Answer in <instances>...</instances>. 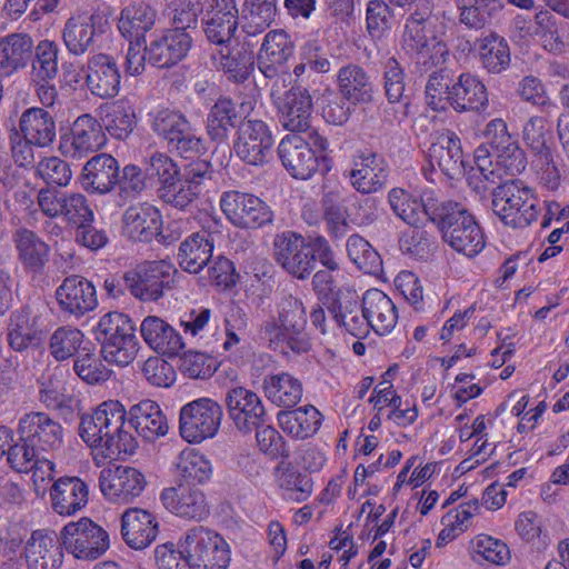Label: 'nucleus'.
<instances>
[{"label":"nucleus","instance_id":"nucleus-1","mask_svg":"<svg viewBox=\"0 0 569 569\" xmlns=\"http://www.w3.org/2000/svg\"><path fill=\"white\" fill-rule=\"evenodd\" d=\"M128 411L116 399H108L81 416L79 436L82 441L106 459L132 455L138 448L134 436L126 429Z\"/></svg>","mask_w":569,"mask_h":569},{"label":"nucleus","instance_id":"nucleus-2","mask_svg":"<svg viewBox=\"0 0 569 569\" xmlns=\"http://www.w3.org/2000/svg\"><path fill=\"white\" fill-rule=\"evenodd\" d=\"M488 102L485 83L470 72L461 73L452 83L441 72H433L426 84V103L435 111L446 110L449 104L459 113L481 112L487 109Z\"/></svg>","mask_w":569,"mask_h":569},{"label":"nucleus","instance_id":"nucleus-3","mask_svg":"<svg viewBox=\"0 0 569 569\" xmlns=\"http://www.w3.org/2000/svg\"><path fill=\"white\" fill-rule=\"evenodd\" d=\"M276 313L261 328L269 346L278 349L286 345L295 353L308 352L311 342L305 332L307 313L302 301L291 295L282 296L276 302Z\"/></svg>","mask_w":569,"mask_h":569},{"label":"nucleus","instance_id":"nucleus-4","mask_svg":"<svg viewBox=\"0 0 569 569\" xmlns=\"http://www.w3.org/2000/svg\"><path fill=\"white\" fill-rule=\"evenodd\" d=\"M436 226L443 240L457 252L475 257L486 246L482 230L472 213L461 203L441 202Z\"/></svg>","mask_w":569,"mask_h":569},{"label":"nucleus","instance_id":"nucleus-5","mask_svg":"<svg viewBox=\"0 0 569 569\" xmlns=\"http://www.w3.org/2000/svg\"><path fill=\"white\" fill-rule=\"evenodd\" d=\"M147 122L158 138L184 158L204 150L203 139L178 109L158 104L147 113Z\"/></svg>","mask_w":569,"mask_h":569},{"label":"nucleus","instance_id":"nucleus-6","mask_svg":"<svg viewBox=\"0 0 569 569\" xmlns=\"http://www.w3.org/2000/svg\"><path fill=\"white\" fill-rule=\"evenodd\" d=\"M191 569H228L231 562V547L218 531L193 526L187 529L178 540Z\"/></svg>","mask_w":569,"mask_h":569},{"label":"nucleus","instance_id":"nucleus-7","mask_svg":"<svg viewBox=\"0 0 569 569\" xmlns=\"http://www.w3.org/2000/svg\"><path fill=\"white\" fill-rule=\"evenodd\" d=\"M492 210L506 226L515 229L530 226L540 213L533 190L520 180L507 181L495 189Z\"/></svg>","mask_w":569,"mask_h":569},{"label":"nucleus","instance_id":"nucleus-8","mask_svg":"<svg viewBox=\"0 0 569 569\" xmlns=\"http://www.w3.org/2000/svg\"><path fill=\"white\" fill-rule=\"evenodd\" d=\"M291 83V74L282 73L272 82L270 94L281 124L292 132L306 131L311 122L312 98L309 91L300 86L284 90Z\"/></svg>","mask_w":569,"mask_h":569},{"label":"nucleus","instance_id":"nucleus-9","mask_svg":"<svg viewBox=\"0 0 569 569\" xmlns=\"http://www.w3.org/2000/svg\"><path fill=\"white\" fill-rule=\"evenodd\" d=\"M441 33L438 17L431 14L430 10L416 11L406 21L403 46L409 51L428 54L433 64L443 63L449 51L439 39Z\"/></svg>","mask_w":569,"mask_h":569},{"label":"nucleus","instance_id":"nucleus-10","mask_svg":"<svg viewBox=\"0 0 569 569\" xmlns=\"http://www.w3.org/2000/svg\"><path fill=\"white\" fill-rule=\"evenodd\" d=\"M60 540L63 548L79 560H97L110 548L109 532L87 517L64 525Z\"/></svg>","mask_w":569,"mask_h":569},{"label":"nucleus","instance_id":"nucleus-11","mask_svg":"<svg viewBox=\"0 0 569 569\" xmlns=\"http://www.w3.org/2000/svg\"><path fill=\"white\" fill-rule=\"evenodd\" d=\"M223 417L222 407L208 397L198 398L180 409L179 432L189 443H201L213 438Z\"/></svg>","mask_w":569,"mask_h":569},{"label":"nucleus","instance_id":"nucleus-12","mask_svg":"<svg viewBox=\"0 0 569 569\" xmlns=\"http://www.w3.org/2000/svg\"><path fill=\"white\" fill-rule=\"evenodd\" d=\"M109 29L110 22L106 14L99 11H81L66 20L61 38L69 54L81 57L89 52Z\"/></svg>","mask_w":569,"mask_h":569},{"label":"nucleus","instance_id":"nucleus-13","mask_svg":"<svg viewBox=\"0 0 569 569\" xmlns=\"http://www.w3.org/2000/svg\"><path fill=\"white\" fill-rule=\"evenodd\" d=\"M174 273L176 267L166 260L146 261L124 276L130 293L141 301H157L163 296Z\"/></svg>","mask_w":569,"mask_h":569},{"label":"nucleus","instance_id":"nucleus-14","mask_svg":"<svg viewBox=\"0 0 569 569\" xmlns=\"http://www.w3.org/2000/svg\"><path fill=\"white\" fill-rule=\"evenodd\" d=\"M220 208L227 219L243 229L260 228L272 221L269 206L254 194L227 191L220 198Z\"/></svg>","mask_w":569,"mask_h":569},{"label":"nucleus","instance_id":"nucleus-15","mask_svg":"<svg viewBox=\"0 0 569 569\" xmlns=\"http://www.w3.org/2000/svg\"><path fill=\"white\" fill-rule=\"evenodd\" d=\"M201 223L203 231L187 237L178 252L179 266L189 273H198L208 264L214 248L212 234L219 233L222 227L220 218L212 214H203Z\"/></svg>","mask_w":569,"mask_h":569},{"label":"nucleus","instance_id":"nucleus-16","mask_svg":"<svg viewBox=\"0 0 569 569\" xmlns=\"http://www.w3.org/2000/svg\"><path fill=\"white\" fill-rule=\"evenodd\" d=\"M388 200L393 212L409 226L418 227L428 220L436 223L440 213L441 203L432 189L415 194L402 188H393L389 191Z\"/></svg>","mask_w":569,"mask_h":569},{"label":"nucleus","instance_id":"nucleus-17","mask_svg":"<svg viewBox=\"0 0 569 569\" xmlns=\"http://www.w3.org/2000/svg\"><path fill=\"white\" fill-rule=\"evenodd\" d=\"M274 140L266 122L256 119L243 121L233 142L238 158L250 166H262L271 157Z\"/></svg>","mask_w":569,"mask_h":569},{"label":"nucleus","instance_id":"nucleus-18","mask_svg":"<svg viewBox=\"0 0 569 569\" xmlns=\"http://www.w3.org/2000/svg\"><path fill=\"white\" fill-rule=\"evenodd\" d=\"M107 142L102 124L91 114L79 116L69 133L60 137L59 150L69 158L80 159L101 149Z\"/></svg>","mask_w":569,"mask_h":569},{"label":"nucleus","instance_id":"nucleus-19","mask_svg":"<svg viewBox=\"0 0 569 569\" xmlns=\"http://www.w3.org/2000/svg\"><path fill=\"white\" fill-rule=\"evenodd\" d=\"M192 38L183 28H169L150 36L146 44L148 62L157 68H170L183 60L191 47Z\"/></svg>","mask_w":569,"mask_h":569},{"label":"nucleus","instance_id":"nucleus-20","mask_svg":"<svg viewBox=\"0 0 569 569\" xmlns=\"http://www.w3.org/2000/svg\"><path fill=\"white\" fill-rule=\"evenodd\" d=\"M37 206L40 212L50 219L61 217L71 223L88 222L93 219V212L81 193H66L42 188L37 194Z\"/></svg>","mask_w":569,"mask_h":569},{"label":"nucleus","instance_id":"nucleus-21","mask_svg":"<svg viewBox=\"0 0 569 569\" xmlns=\"http://www.w3.org/2000/svg\"><path fill=\"white\" fill-rule=\"evenodd\" d=\"M227 412L236 429L244 435L251 433L264 423L266 409L258 393L236 386L226 392Z\"/></svg>","mask_w":569,"mask_h":569},{"label":"nucleus","instance_id":"nucleus-22","mask_svg":"<svg viewBox=\"0 0 569 569\" xmlns=\"http://www.w3.org/2000/svg\"><path fill=\"white\" fill-rule=\"evenodd\" d=\"M146 485L143 473L127 466L104 468L99 476V487L102 496L113 503L131 502L142 493Z\"/></svg>","mask_w":569,"mask_h":569},{"label":"nucleus","instance_id":"nucleus-23","mask_svg":"<svg viewBox=\"0 0 569 569\" xmlns=\"http://www.w3.org/2000/svg\"><path fill=\"white\" fill-rule=\"evenodd\" d=\"M276 258L281 267L297 279H306L316 267L311 243L302 236L286 232L274 240Z\"/></svg>","mask_w":569,"mask_h":569},{"label":"nucleus","instance_id":"nucleus-24","mask_svg":"<svg viewBox=\"0 0 569 569\" xmlns=\"http://www.w3.org/2000/svg\"><path fill=\"white\" fill-rule=\"evenodd\" d=\"M162 506L172 515L194 521H202L210 515L206 493L197 486L177 483L160 493Z\"/></svg>","mask_w":569,"mask_h":569},{"label":"nucleus","instance_id":"nucleus-25","mask_svg":"<svg viewBox=\"0 0 569 569\" xmlns=\"http://www.w3.org/2000/svg\"><path fill=\"white\" fill-rule=\"evenodd\" d=\"M61 540L48 529L33 530L26 540L22 558L28 569H59L63 562Z\"/></svg>","mask_w":569,"mask_h":569},{"label":"nucleus","instance_id":"nucleus-26","mask_svg":"<svg viewBox=\"0 0 569 569\" xmlns=\"http://www.w3.org/2000/svg\"><path fill=\"white\" fill-rule=\"evenodd\" d=\"M21 441H29L41 450L59 449L63 442V428L60 422L46 412L24 413L18 423Z\"/></svg>","mask_w":569,"mask_h":569},{"label":"nucleus","instance_id":"nucleus-27","mask_svg":"<svg viewBox=\"0 0 569 569\" xmlns=\"http://www.w3.org/2000/svg\"><path fill=\"white\" fill-rule=\"evenodd\" d=\"M277 151L284 169L296 179H310L319 168L320 157L299 134H286Z\"/></svg>","mask_w":569,"mask_h":569},{"label":"nucleus","instance_id":"nucleus-28","mask_svg":"<svg viewBox=\"0 0 569 569\" xmlns=\"http://www.w3.org/2000/svg\"><path fill=\"white\" fill-rule=\"evenodd\" d=\"M121 76L113 57L99 52L87 60L86 84L96 97L106 99L120 91Z\"/></svg>","mask_w":569,"mask_h":569},{"label":"nucleus","instance_id":"nucleus-29","mask_svg":"<svg viewBox=\"0 0 569 569\" xmlns=\"http://www.w3.org/2000/svg\"><path fill=\"white\" fill-rule=\"evenodd\" d=\"M209 174V164L198 161L188 167L183 178L179 176L166 187H160L161 199L178 209L187 208L198 197L203 180Z\"/></svg>","mask_w":569,"mask_h":569},{"label":"nucleus","instance_id":"nucleus-30","mask_svg":"<svg viewBox=\"0 0 569 569\" xmlns=\"http://www.w3.org/2000/svg\"><path fill=\"white\" fill-rule=\"evenodd\" d=\"M56 299L62 311L80 317L98 306L96 287L80 276L67 277L56 290Z\"/></svg>","mask_w":569,"mask_h":569},{"label":"nucleus","instance_id":"nucleus-31","mask_svg":"<svg viewBox=\"0 0 569 569\" xmlns=\"http://www.w3.org/2000/svg\"><path fill=\"white\" fill-rule=\"evenodd\" d=\"M388 173V164L385 158L367 151L353 158L349 179L359 192L373 193L386 184Z\"/></svg>","mask_w":569,"mask_h":569},{"label":"nucleus","instance_id":"nucleus-32","mask_svg":"<svg viewBox=\"0 0 569 569\" xmlns=\"http://www.w3.org/2000/svg\"><path fill=\"white\" fill-rule=\"evenodd\" d=\"M428 161L437 163L448 177L460 174L465 170L463 150L458 134L449 129L435 133L428 150Z\"/></svg>","mask_w":569,"mask_h":569},{"label":"nucleus","instance_id":"nucleus-33","mask_svg":"<svg viewBox=\"0 0 569 569\" xmlns=\"http://www.w3.org/2000/svg\"><path fill=\"white\" fill-rule=\"evenodd\" d=\"M292 42L283 30H271L264 38L257 58L258 69L268 79H278L292 56Z\"/></svg>","mask_w":569,"mask_h":569},{"label":"nucleus","instance_id":"nucleus-34","mask_svg":"<svg viewBox=\"0 0 569 569\" xmlns=\"http://www.w3.org/2000/svg\"><path fill=\"white\" fill-rule=\"evenodd\" d=\"M159 523L156 517L141 508H128L121 516V537L132 549L142 550L157 538Z\"/></svg>","mask_w":569,"mask_h":569},{"label":"nucleus","instance_id":"nucleus-35","mask_svg":"<svg viewBox=\"0 0 569 569\" xmlns=\"http://www.w3.org/2000/svg\"><path fill=\"white\" fill-rule=\"evenodd\" d=\"M50 501L52 510L59 516H73L87 506L89 488L78 477H61L51 487Z\"/></svg>","mask_w":569,"mask_h":569},{"label":"nucleus","instance_id":"nucleus-36","mask_svg":"<svg viewBox=\"0 0 569 569\" xmlns=\"http://www.w3.org/2000/svg\"><path fill=\"white\" fill-rule=\"evenodd\" d=\"M172 471L177 483L180 485H206L213 475L211 460L194 448L181 450L172 462Z\"/></svg>","mask_w":569,"mask_h":569},{"label":"nucleus","instance_id":"nucleus-37","mask_svg":"<svg viewBox=\"0 0 569 569\" xmlns=\"http://www.w3.org/2000/svg\"><path fill=\"white\" fill-rule=\"evenodd\" d=\"M140 333L151 349L168 357L177 356L184 348L181 335L157 316H148L141 321Z\"/></svg>","mask_w":569,"mask_h":569},{"label":"nucleus","instance_id":"nucleus-38","mask_svg":"<svg viewBox=\"0 0 569 569\" xmlns=\"http://www.w3.org/2000/svg\"><path fill=\"white\" fill-rule=\"evenodd\" d=\"M123 223V231L130 239L147 242L160 234L162 217L154 206L140 203L126 210Z\"/></svg>","mask_w":569,"mask_h":569},{"label":"nucleus","instance_id":"nucleus-39","mask_svg":"<svg viewBox=\"0 0 569 569\" xmlns=\"http://www.w3.org/2000/svg\"><path fill=\"white\" fill-rule=\"evenodd\" d=\"M362 312L372 330L385 336L390 333L398 321V311L389 296L379 289H369L362 296Z\"/></svg>","mask_w":569,"mask_h":569},{"label":"nucleus","instance_id":"nucleus-40","mask_svg":"<svg viewBox=\"0 0 569 569\" xmlns=\"http://www.w3.org/2000/svg\"><path fill=\"white\" fill-rule=\"evenodd\" d=\"M33 53V40L28 33L14 32L0 38V76L10 77L24 69Z\"/></svg>","mask_w":569,"mask_h":569},{"label":"nucleus","instance_id":"nucleus-41","mask_svg":"<svg viewBox=\"0 0 569 569\" xmlns=\"http://www.w3.org/2000/svg\"><path fill=\"white\" fill-rule=\"evenodd\" d=\"M336 82L340 94L349 104H367L373 99L372 82L365 69L358 64L341 67Z\"/></svg>","mask_w":569,"mask_h":569},{"label":"nucleus","instance_id":"nucleus-42","mask_svg":"<svg viewBox=\"0 0 569 569\" xmlns=\"http://www.w3.org/2000/svg\"><path fill=\"white\" fill-rule=\"evenodd\" d=\"M129 425L146 440H154L168 432L167 419L152 400H143L128 411Z\"/></svg>","mask_w":569,"mask_h":569},{"label":"nucleus","instance_id":"nucleus-43","mask_svg":"<svg viewBox=\"0 0 569 569\" xmlns=\"http://www.w3.org/2000/svg\"><path fill=\"white\" fill-rule=\"evenodd\" d=\"M322 421V413L312 405L282 411L278 415V422L282 431L297 440L312 438L319 431Z\"/></svg>","mask_w":569,"mask_h":569},{"label":"nucleus","instance_id":"nucleus-44","mask_svg":"<svg viewBox=\"0 0 569 569\" xmlns=\"http://www.w3.org/2000/svg\"><path fill=\"white\" fill-rule=\"evenodd\" d=\"M475 52L482 69L491 74H500L511 63V52L507 40L496 32L482 36L475 42Z\"/></svg>","mask_w":569,"mask_h":569},{"label":"nucleus","instance_id":"nucleus-45","mask_svg":"<svg viewBox=\"0 0 569 569\" xmlns=\"http://www.w3.org/2000/svg\"><path fill=\"white\" fill-rule=\"evenodd\" d=\"M19 131L27 141L36 147L44 148L56 139V122L48 111L32 107L22 112Z\"/></svg>","mask_w":569,"mask_h":569},{"label":"nucleus","instance_id":"nucleus-46","mask_svg":"<svg viewBox=\"0 0 569 569\" xmlns=\"http://www.w3.org/2000/svg\"><path fill=\"white\" fill-rule=\"evenodd\" d=\"M119 164L107 153L92 157L83 167L82 178L86 189L98 193L111 191L118 183Z\"/></svg>","mask_w":569,"mask_h":569},{"label":"nucleus","instance_id":"nucleus-47","mask_svg":"<svg viewBox=\"0 0 569 569\" xmlns=\"http://www.w3.org/2000/svg\"><path fill=\"white\" fill-rule=\"evenodd\" d=\"M480 512L481 506L478 499L462 501L456 508L450 509L441 518L443 528L437 537L436 546L442 547L469 530L475 517Z\"/></svg>","mask_w":569,"mask_h":569},{"label":"nucleus","instance_id":"nucleus-48","mask_svg":"<svg viewBox=\"0 0 569 569\" xmlns=\"http://www.w3.org/2000/svg\"><path fill=\"white\" fill-rule=\"evenodd\" d=\"M102 127L116 139L123 140L130 136L137 124L133 103L119 99L101 107Z\"/></svg>","mask_w":569,"mask_h":569},{"label":"nucleus","instance_id":"nucleus-49","mask_svg":"<svg viewBox=\"0 0 569 569\" xmlns=\"http://www.w3.org/2000/svg\"><path fill=\"white\" fill-rule=\"evenodd\" d=\"M263 391L267 399L278 407L292 408L302 398V382L289 372L264 377Z\"/></svg>","mask_w":569,"mask_h":569},{"label":"nucleus","instance_id":"nucleus-50","mask_svg":"<svg viewBox=\"0 0 569 569\" xmlns=\"http://www.w3.org/2000/svg\"><path fill=\"white\" fill-rule=\"evenodd\" d=\"M238 28V9L234 0H220L206 21L207 38L217 44L229 41Z\"/></svg>","mask_w":569,"mask_h":569},{"label":"nucleus","instance_id":"nucleus-51","mask_svg":"<svg viewBox=\"0 0 569 569\" xmlns=\"http://www.w3.org/2000/svg\"><path fill=\"white\" fill-rule=\"evenodd\" d=\"M13 240L22 264L33 271L41 270L49 259V246L28 229L17 230Z\"/></svg>","mask_w":569,"mask_h":569},{"label":"nucleus","instance_id":"nucleus-52","mask_svg":"<svg viewBox=\"0 0 569 569\" xmlns=\"http://www.w3.org/2000/svg\"><path fill=\"white\" fill-rule=\"evenodd\" d=\"M156 21V11L144 2L126 6L119 17L118 29L128 39L144 34L152 29Z\"/></svg>","mask_w":569,"mask_h":569},{"label":"nucleus","instance_id":"nucleus-53","mask_svg":"<svg viewBox=\"0 0 569 569\" xmlns=\"http://www.w3.org/2000/svg\"><path fill=\"white\" fill-rule=\"evenodd\" d=\"M278 0H246L242 29L251 37L262 33L274 20Z\"/></svg>","mask_w":569,"mask_h":569},{"label":"nucleus","instance_id":"nucleus-54","mask_svg":"<svg viewBox=\"0 0 569 569\" xmlns=\"http://www.w3.org/2000/svg\"><path fill=\"white\" fill-rule=\"evenodd\" d=\"M469 552L473 560H483L495 566H506L511 560L509 546L487 533H479L470 540Z\"/></svg>","mask_w":569,"mask_h":569},{"label":"nucleus","instance_id":"nucleus-55","mask_svg":"<svg viewBox=\"0 0 569 569\" xmlns=\"http://www.w3.org/2000/svg\"><path fill=\"white\" fill-rule=\"evenodd\" d=\"M8 340L10 347L17 351L39 343L36 321L29 309H21L11 315Z\"/></svg>","mask_w":569,"mask_h":569},{"label":"nucleus","instance_id":"nucleus-56","mask_svg":"<svg viewBox=\"0 0 569 569\" xmlns=\"http://www.w3.org/2000/svg\"><path fill=\"white\" fill-rule=\"evenodd\" d=\"M101 355L94 349L83 347L73 360L74 373L88 385H100L106 382L112 373L101 359Z\"/></svg>","mask_w":569,"mask_h":569},{"label":"nucleus","instance_id":"nucleus-57","mask_svg":"<svg viewBox=\"0 0 569 569\" xmlns=\"http://www.w3.org/2000/svg\"><path fill=\"white\" fill-rule=\"evenodd\" d=\"M237 119L233 102L228 98H220L211 107L207 118V132L212 140L224 141Z\"/></svg>","mask_w":569,"mask_h":569},{"label":"nucleus","instance_id":"nucleus-58","mask_svg":"<svg viewBox=\"0 0 569 569\" xmlns=\"http://www.w3.org/2000/svg\"><path fill=\"white\" fill-rule=\"evenodd\" d=\"M218 68H220L230 79L234 81H244L253 70L254 54L253 51L244 46L240 49H233L227 53L220 50L214 58Z\"/></svg>","mask_w":569,"mask_h":569},{"label":"nucleus","instance_id":"nucleus-59","mask_svg":"<svg viewBox=\"0 0 569 569\" xmlns=\"http://www.w3.org/2000/svg\"><path fill=\"white\" fill-rule=\"evenodd\" d=\"M84 335L78 328L62 326L57 328L49 340L50 355L57 361L70 359L83 348Z\"/></svg>","mask_w":569,"mask_h":569},{"label":"nucleus","instance_id":"nucleus-60","mask_svg":"<svg viewBox=\"0 0 569 569\" xmlns=\"http://www.w3.org/2000/svg\"><path fill=\"white\" fill-rule=\"evenodd\" d=\"M133 335H136V326L132 319L118 311L103 315L94 327V337L100 343Z\"/></svg>","mask_w":569,"mask_h":569},{"label":"nucleus","instance_id":"nucleus-61","mask_svg":"<svg viewBox=\"0 0 569 569\" xmlns=\"http://www.w3.org/2000/svg\"><path fill=\"white\" fill-rule=\"evenodd\" d=\"M34 60L32 63L33 80H52L58 73L59 46L52 40H41L34 47Z\"/></svg>","mask_w":569,"mask_h":569},{"label":"nucleus","instance_id":"nucleus-62","mask_svg":"<svg viewBox=\"0 0 569 569\" xmlns=\"http://www.w3.org/2000/svg\"><path fill=\"white\" fill-rule=\"evenodd\" d=\"M527 166V159L518 141L509 143L503 148L495 150V168L492 181L502 179L505 176H516L521 173Z\"/></svg>","mask_w":569,"mask_h":569},{"label":"nucleus","instance_id":"nucleus-63","mask_svg":"<svg viewBox=\"0 0 569 569\" xmlns=\"http://www.w3.org/2000/svg\"><path fill=\"white\" fill-rule=\"evenodd\" d=\"M347 253L350 260L366 273H377L381 269V258L362 237L352 234L347 240Z\"/></svg>","mask_w":569,"mask_h":569},{"label":"nucleus","instance_id":"nucleus-64","mask_svg":"<svg viewBox=\"0 0 569 569\" xmlns=\"http://www.w3.org/2000/svg\"><path fill=\"white\" fill-rule=\"evenodd\" d=\"M277 481L287 499L302 502L312 493V480L308 476L288 466L278 470Z\"/></svg>","mask_w":569,"mask_h":569}]
</instances>
